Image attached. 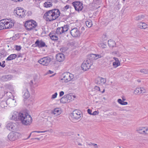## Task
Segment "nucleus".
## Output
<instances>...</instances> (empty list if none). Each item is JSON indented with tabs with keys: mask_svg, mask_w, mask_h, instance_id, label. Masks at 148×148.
Segmentation results:
<instances>
[{
	"mask_svg": "<svg viewBox=\"0 0 148 148\" xmlns=\"http://www.w3.org/2000/svg\"><path fill=\"white\" fill-rule=\"evenodd\" d=\"M12 118L15 121H21L23 124L26 125H30L32 121V117L27 112L23 113L15 112L12 115Z\"/></svg>",
	"mask_w": 148,
	"mask_h": 148,
	"instance_id": "obj_1",
	"label": "nucleus"
},
{
	"mask_svg": "<svg viewBox=\"0 0 148 148\" xmlns=\"http://www.w3.org/2000/svg\"><path fill=\"white\" fill-rule=\"evenodd\" d=\"M61 78L60 80V82L66 83L73 78L74 75L69 72H65L62 74Z\"/></svg>",
	"mask_w": 148,
	"mask_h": 148,
	"instance_id": "obj_2",
	"label": "nucleus"
},
{
	"mask_svg": "<svg viewBox=\"0 0 148 148\" xmlns=\"http://www.w3.org/2000/svg\"><path fill=\"white\" fill-rule=\"evenodd\" d=\"M24 26L27 30L31 31L37 26L36 22L33 20H28L24 24Z\"/></svg>",
	"mask_w": 148,
	"mask_h": 148,
	"instance_id": "obj_3",
	"label": "nucleus"
},
{
	"mask_svg": "<svg viewBox=\"0 0 148 148\" xmlns=\"http://www.w3.org/2000/svg\"><path fill=\"white\" fill-rule=\"evenodd\" d=\"M26 12V10H24L23 8H21L17 7L16 10H14V13L16 14V16L23 18L25 16Z\"/></svg>",
	"mask_w": 148,
	"mask_h": 148,
	"instance_id": "obj_4",
	"label": "nucleus"
},
{
	"mask_svg": "<svg viewBox=\"0 0 148 148\" xmlns=\"http://www.w3.org/2000/svg\"><path fill=\"white\" fill-rule=\"evenodd\" d=\"M44 17L46 18V20L48 21H52L55 20L53 13L51 10L47 11L43 15Z\"/></svg>",
	"mask_w": 148,
	"mask_h": 148,
	"instance_id": "obj_5",
	"label": "nucleus"
},
{
	"mask_svg": "<svg viewBox=\"0 0 148 148\" xmlns=\"http://www.w3.org/2000/svg\"><path fill=\"white\" fill-rule=\"evenodd\" d=\"M72 4L75 10L78 12L82 10L83 8V3L80 1H74L72 3Z\"/></svg>",
	"mask_w": 148,
	"mask_h": 148,
	"instance_id": "obj_6",
	"label": "nucleus"
},
{
	"mask_svg": "<svg viewBox=\"0 0 148 148\" xmlns=\"http://www.w3.org/2000/svg\"><path fill=\"white\" fill-rule=\"evenodd\" d=\"M51 61V58L49 57H44L41 58L38 62L44 66H48Z\"/></svg>",
	"mask_w": 148,
	"mask_h": 148,
	"instance_id": "obj_7",
	"label": "nucleus"
},
{
	"mask_svg": "<svg viewBox=\"0 0 148 148\" xmlns=\"http://www.w3.org/2000/svg\"><path fill=\"white\" fill-rule=\"evenodd\" d=\"M81 112L77 110H74L71 114V116L74 119L77 120L81 116Z\"/></svg>",
	"mask_w": 148,
	"mask_h": 148,
	"instance_id": "obj_8",
	"label": "nucleus"
},
{
	"mask_svg": "<svg viewBox=\"0 0 148 148\" xmlns=\"http://www.w3.org/2000/svg\"><path fill=\"white\" fill-rule=\"evenodd\" d=\"M34 45L35 47L39 48L43 47H47V46L42 40H37L35 42Z\"/></svg>",
	"mask_w": 148,
	"mask_h": 148,
	"instance_id": "obj_9",
	"label": "nucleus"
},
{
	"mask_svg": "<svg viewBox=\"0 0 148 148\" xmlns=\"http://www.w3.org/2000/svg\"><path fill=\"white\" fill-rule=\"evenodd\" d=\"M70 33L71 36L73 37L79 36L80 34L79 31L76 28L72 29L70 31Z\"/></svg>",
	"mask_w": 148,
	"mask_h": 148,
	"instance_id": "obj_10",
	"label": "nucleus"
},
{
	"mask_svg": "<svg viewBox=\"0 0 148 148\" xmlns=\"http://www.w3.org/2000/svg\"><path fill=\"white\" fill-rule=\"evenodd\" d=\"M16 125L15 123H10L7 124L6 128L9 130L14 132L16 130Z\"/></svg>",
	"mask_w": 148,
	"mask_h": 148,
	"instance_id": "obj_11",
	"label": "nucleus"
},
{
	"mask_svg": "<svg viewBox=\"0 0 148 148\" xmlns=\"http://www.w3.org/2000/svg\"><path fill=\"white\" fill-rule=\"evenodd\" d=\"M62 112V111L60 108H57L51 110L50 112L51 114H53L55 116H57L60 114Z\"/></svg>",
	"mask_w": 148,
	"mask_h": 148,
	"instance_id": "obj_12",
	"label": "nucleus"
},
{
	"mask_svg": "<svg viewBox=\"0 0 148 148\" xmlns=\"http://www.w3.org/2000/svg\"><path fill=\"white\" fill-rule=\"evenodd\" d=\"M53 13L54 20L57 19L60 15V12L59 10L57 8H54L51 10Z\"/></svg>",
	"mask_w": 148,
	"mask_h": 148,
	"instance_id": "obj_13",
	"label": "nucleus"
},
{
	"mask_svg": "<svg viewBox=\"0 0 148 148\" xmlns=\"http://www.w3.org/2000/svg\"><path fill=\"white\" fill-rule=\"evenodd\" d=\"M56 59L57 61L59 62H62L65 59V56L62 53H59L56 55Z\"/></svg>",
	"mask_w": 148,
	"mask_h": 148,
	"instance_id": "obj_14",
	"label": "nucleus"
},
{
	"mask_svg": "<svg viewBox=\"0 0 148 148\" xmlns=\"http://www.w3.org/2000/svg\"><path fill=\"white\" fill-rule=\"evenodd\" d=\"M13 77L12 75H9L2 76L1 78V81L5 82L10 80Z\"/></svg>",
	"mask_w": 148,
	"mask_h": 148,
	"instance_id": "obj_15",
	"label": "nucleus"
},
{
	"mask_svg": "<svg viewBox=\"0 0 148 148\" xmlns=\"http://www.w3.org/2000/svg\"><path fill=\"white\" fill-rule=\"evenodd\" d=\"M91 65V64H87L83 62L81 66V68L82 70L84 71H86L90 68Z\"/></svg>",
	"mask_w": 148,
	"mask_h": 148,
	"instance_id": "obj_16",
	"label": "nucleus"
},
{
	"mask_svg": "<svg viewBox=\"0 0 148 148\" xmlns=\"http://www.w3.org/2000/svg\"><path fill=\"white\" fill-rule=\"evenodd\" d=\"M56 32L54 31L51 32L49 34V36L51 39L53 40H57L58 39V38L56 35Z\"/></svg>",
	"mask_w": 148,
	"mask_h": 148,
	"instance_id": "obj_17",
	"label": "nucleus"
},
{
	"mask_svg": "<svg viewBox=\"0 0 148 148\" xmlns=\"http://www.w3.org/2000/svg\"><path fill=\"white\" fill-rule=\"evenodd\" d=\"M138 27L141 29H145L148 27V25L145 23H140L138 25Z\"/></svg>",
	"mask_w": 148,
	"mask_h": 148,
	"instance_id": "obj_18",
	"label": "nucleus"
},
{
	"mask_svg": "<svg viewBox=\"0 0 148 148\" xmlns=\"http://www.w3.org/2000/svg\"><path fill=\"white\" fill-rule=\"evenodd\" d=\"M17 57V55L13 54L10 55L6 59V61H10L15 59Z\"/></svg>",
	"mask_w": 148,
	"mask_h": 148,
	"instance_id": "obj_19",
	"label": "nucleus"
},
{
	"mask_svg": "<svg viewBox=\"0 0 148 148\" xmlns=\"http://www.w3.org/2000/svg\"><path fill=\"white\" fill-rule=\"evenodd\" d=\"M103 56V55L98 54H91L90 57H94L95 60H97L99 58H101Z\"/></svg>",
	"mask_w": 148,
	"mask_h": 148,
	"instance_id": "obj_20",
	"label": "nucleus"
},
{
	"mask_svg": "<svg viewBox=\"0 0 148 148\" xmlns=\"http://www.w3.org/2000/svg\"><path fill=\"white\" fill-rule=\"evenodd\" d=\"M108 44L109 47H115L116 43L113 40H109L108 41Z\"/></svg>",
	"mask_w": 148,
	"mask_h": 148,
	"instance_id": "obj_21",
	"label": "nucleus"
},
{
	"mask_svg": "<svg viewBox=\"0 0 148 148\" xmlns=\"http://www.w3.org/2000/svg\"><path fill=\"white\" fill-rule=\"evenodd\" d=\"M24 94L23 95V97L25 99H27L30 96V94L28 90L27 89L24 90Z\"/></svg>",
	"mask_w": 148,
	"mask_h": 148,
	"instance_id": "obj_22",
	"label": "nucleus"
},
{
	"mask_svg": "<svg viewBox=\"0 0 148 148\" xmlns=\"http://www.w3.org/2000/svg\"><path fill=\"white\" fill-rule=\"evenodd\" d=\"M60 101L61 103H63L69 102V101L67 99L65 95L60 99Z\"/></svg>",
	"mask_w": 148,
	"mask_h": 148,
	"instance_id": "obj_23",
	"label": "nucleus"
},
{
	"mask_svg": "<svg viewBox=\"0 0 148 148\" xmlns=\"http://www.w3.org/2000/svg\"><path fill=\"white\" fill-rule=\"evenodd\" d=\"M98 79H99V80H100V83H99V85H102L105 84L106 82V78L99 77Z\"/></svg>",
	"mask_w": 148,
	"mask_h": 148,
	"instance_id": "obj_24",
	"label": "nucleus"
},
{
	"mask_svg": "<svg viewBox=\"0 0 148 148\" xmlns=\"http://www.w3.org/2000/svg\"><path fill=\"white\" fill-rule=\"evenodd\" d=\"M85 23L86 25L88 27H90L92 25V21L90 20H89L86 21Z\"/></svg>",
	"mask_w": 148,
	"mask_h": 148,
	"instance_id": "obj_25",
	"label": "nucleus"
},
{
	"mask_svg": "<svg viewBox=\"0 0 148 148\" xmlns=\"http://www.w3.org/2000/svg\"><path fill=\"white\" fill-rule=\"evenodd\" d=\"M69 26L68 25H64L62 27H61V28H62V32H66L68 30L69 28Z\"/></svg>",
	"mask_w": 148,
	"mask_h": 148,
	"instance_id": "obj_26",
	"label": "nucleus"
},
{
	"mask_svg": "<svg viewBox=\"0 0 148 148\" xmlns=\"http://www.w3.org/2000/svg\"><path fill=\"white\" fill-rule=\"evenodd\" d=\"M62 28L61 27H58L57 28L56 32V34H61L62 33H64L63 32H62Z\"/></svg>",
	"mask_w": 148,
	"mask_h": 148,
	"instance_id": "obj_27",
	"label": "nucleus"
},
{
	"mask_svg": "<svg viewBox=\"0 0 148 148\" xmlns=\"http://www.w3.org/2000/svg\"><path fill=\"white\" fill-rule=\"evenodd\" d=\"M52 6V3L50 2H45L44 3V6L45 8L50 7Z\"/></svg>",
	"mask_w": 148,
	"mask_h": 148,
	"instance_id": "obj_28",
	"label": "nucleus"
},
{
	"mask_svg": "<svg viewBox=\"0 0 148 148\" xmlns=\"http://www.w3.org/2000/svg\"><path fill=\"white\" fill-rule=\"evenodd\" d=\"M117 101L121 105H126L128 104L127 102L124 101H122L121 99H118Z\"/></svg>",
	"mask_w": 148,
	"mask_h": 148,
	"instance_id": "obj_29",
	"label": "nucleus"
},
{
	"mask_svg": "<svg viewBox=\"0 0 148 148\" xmlns=\"http://www.w3.org/2000/svg\"><path fill=\"white\" fill-rule=\"evenodd\" d=\"M145 17V16L144 15H138L135 18V20L138 21L144 19Z\"/></svg>",
	"mask_w": 148,
	"mask_h": 148,
	"instance_id": "obj_30",
	"label": "nucleus"
},
{
	"mask_svg": "<svg viewBox=\"0 0 148 148\" xmlns=\"http://www.w3.org/2000/svg\"><path fill=\"white\" fill-rule=\"evenodd\" d=\"M7 52L5 50H1L0 53V56H2L3 57H5L7 55Z\"/></svg>",
	"mask_w": 148,
	"mask_h": 148,
	"instance_id": "obj_31",
	"label": "nucleus"
},
{
	"mask_svg": "<svg viewBox=\"0 0 148 148\" xmlns=\"http://www.w3.org/2000/svg\"><path fill=\"white\" fill-rule=\"evenodd\" d=\"M141 90V87L136 88L134 90V93L135 95L140 94V91Z\"/></svg>",
	"mask_w": 148,
	"mask_h": 148,
	"instance_id": "obj_32",
	"label": "nucleus"
},
{
	"mask_svg": "<svg viewBox=\"0 0 148 148\" xmlns=\"http://www.w3.org/2000/svg\"><path fill=\"white\" fill-rule=\"evenodd\" d=\"M2 20L0 21V30L5 29V22H2Z\"/></svg>",
	"mask_w": 148,
	"mask_h": 148,
	"instance_id": "obj_33",
	"label": "nucleus"
},
{
	"mask_svg": "<svg viewBox=\"0 0 148 148\" xmlns=\"http://www.w3.org/2000/svg\"><path fill=\"white\" fill-rule=\"evenodd\" d=\"M145 127H140L137 130L138 133L143 134L145 132Z\"/></svg>",
	"mask_w": 148,
	"mask_h": 148,
	"instance_id": "obj_34",
	"label": "nucleus"
},
{
	"mask_svg": "<svg viewBox=\"0 0 148 148\" xmlns=\"http://www.w3.org/2000/svg\"><path fill=\"white\" fill-rule=\"evenodd\" d=\"M14 136V135L12 133H10L8 136V138L10 140H13L14 139L13 137Z\"/></svg>",
	"mask_w": 148,
	"mask_h": 148,
	"instance_id": "obj_35",
	"label": "nucleus"
},
{
	"mask_svg": "<svg viewBox=\"0 0 148 148\" xmlns=\"http://www.w3.org/2000/svg\"><path fill=\"white\" fill-rule=\"evenodd\" d=\"M14 26V24L12 22L11 23H9V24L8 25L6 26H5V29H8L12 28V27Z\"/></svg>",
	"mask_w": 148,
	"mask_h": 148,
	"instance_id": "obj_36",
	"label": "nucleus"
},
{
	"mask_svg": "<svg viewBox=\"0 0 148 148\" xmlns=\"http://www.w3.org/2000/svg\"><path fill=\"white\" fill-rule=\"evenodd\" d=\"M121 64L120 62H114L112 63L113 66L114 68H116Z\"/></svg>",
	"mask_w": 148,
	"mask_h": 148,
	"instance_id": "obj_37",
	"label": "nucleus"
},
{
	"mask_svg": "<svg viewBox=\"0 0 148 148\" xmlns=\"http://www.w3.org/2000/svg\"><path fill=\"white\" fill-rule=\"evenodd\" d=\"M60 18H63L64 20H66L68 18V16L66 15H64L62 13H60Z\"/></svg>",
	"mask_w": 148,
	"mask_h": 148,
	"instance_id": "obj_38",
	"label": "nucleus"
},
{
	"mask_svg": "<svg viewBox=\"0 0 148 148\" xmlns=\"http://www.w3.org/2000/svg\"><path fill=\"white\" fill-rule=\"evenodd\" d=\"M4 87L6 89H8L9 90L11 89L12 88V86L11 84H5Z\"/></svg>",
	"mask_w": 148,
	"mask_h": 148,
	"instance_id": "obj_39",
	"label": "nucleus"
},
{
	"mask_svg": "<svg viewBox=\"0 0 148 148\" xmlns=\"http://www.w3.org/2000/svg\"><path fill=\"white\" fill-rule=\"evenodd\" d=\"M8 101V100L7 101ZM7 103V101L5 102V101H2L1 103V107L2 108H4L5 107V106L4 105L5 104H6Z\"/></svg>",
	"mask_w": 148,
	"mask_h": 148,
	"instance_id": "obj_40",
	"label": "nucleus"
},
{
	"mask_svg": "<svg viewBox=\"0 0 148 148\" xmlns=\"http://www.w3.org/2000/svg\"><path fill=\"white\" fill-rule=\"evenodd\" d=\"M15 50L18 51H20L21 48V47L20 45H15Z\"/></svg>",
	"mask_w": 148,
	"mask_h": 148,
	"instance_id": "obj_41",
	"label": "nucleus"
},
{
	"mask_svg": "<svg viewBox=\"0 0 148 148\" xmlns=\"http://www.w3.org/2000/svg\"><path fill=\"white\" fill-rule=\"evenodd\" d=\"M66 96V98L67 99H68L69 101V102H70L71 99V96L69 94H67L66 95H65Z\"/></svg>",
	"mask_w": 148,
	"mask_h": 148,
	"instance_id": "obj_42",
	"label": "nucleus"
},
{
	"mask_svg": "<svg viewBox=\"0 0 148 148\" xmlns=\"http://www.w3.org/2000/svg\"><path fill=\"white\" fill-rule=\"evenodd\" d=\"M58 94L57 92H55L54 94L52 96L51 99H54L56 98Z\"/></svg>",
	"mask_w": 148,
	"mask_h": 148,
	"instance_id": "obj_43",
	"label": "nucleus"
},
{
	"mask_svg": "<svg viewBox=\"0 0 148 148\" xmlns=\"http://www.w3.org/2000/svg\"><path fill=\"white\" fill-rule=\"evenodd\" d=\"M91 61H90V59H87L86 61H84V62L86 63L87 64H91L90 63Z\"/></svg>",
	"mask_w": 148,
	"mask_h": 148,
	"instance_id": "obj_44",
	"label": "nucleus"
},
{
	"mask_svg": "<svg viewBox=\"0 0 148 148\" xmlns=\"http://www.w3.org/2000/svg\"><path fill=\"white\" fill-rule=\"evenodd\" d=\"M110 115H113L114 116H116L117 115V114L115 112H112L110 113Z\"/></svg>",
	"mask_w": 148,
	"mask_h": 148,
	"instance_id": "obj_45",
	"label": "nucleus"
},
{
	"mask_svg": "<svg viewBox=\"0 0 148 148\" xmlns=\"http://www.w3.org/2000/svg\"><path fill=\"white\" fill-rule=\"evenodd\" d=\"M99 114V112L97 111H95L92 113L91 115H97Z\"/></svg>",
	"mask_w": 148,
	"mask_h": 148,
	"instance_id": "obj_46",
	"label": "nucleus"
},
{
	"mask_svg": "<svg viewBox=\"0 0 148 148\" xmlns=\"http://www.w3.org/2000/svg\"><path fill=\"white\" fill-rule=\"evenodd\" d=\"M100 83V80H99V79H98V77L97 78V79L96 80H95V83L98 84L99 85V83Z\"/></svg>",
	"mask_w": 148,
	"mask_h": 148,
	"instance_id": "obj_47",
	"label": "nucleus"
},
{
	"mask_svg": "<svg viewBox=\"0 0 148 148\" xmlns=\"http://www.w3.org/2000/svg\"><path fill=\"white\" fill-rule=\"evenodd\" d=\"M46 131H34L32 132V133L33 132H37L38 133H42L45 132Z\"/></svg>",
	"mask_w": 148,
	"mask_h": 148,
	"instance_id": "obj_48",
	"label": "nucleus"
},
{
	"mask_svg": "<svg viewBox=\"0 0 148 148\" xmlns=\"http://www.w3.org/2000/svg\"><path fill=\"white\" fill-rule=\"evenodd\" d=\"M140 72L144 73H147L145 69H141L140 70Z\"/></svg>",
	"mask_w": 148,
	"mask_h": 148,
	"instance_id": "obj_49",
	"label": "nucleus"
},
{
	"mask_svg": "<svg viewBox=\"0 0 148 148\" xmlns=\"http://www.w3.org/2000/svg\"><path fill=\"white\" fill-rule=\"evenodd\" d=\"M71 7L69 5H66L64 7V9H65L66 11L67 9H68L69 8H71Z\"/></svg>",
	"mask_w": 148,
	"mask_h": 148,
	"instance_id": "obj_50",
	"label": "nucleus"
},
{
	"mask_svg": "<svg viewBox=\"0 0 148 148\" xmlns=\"http://www.w3.org/2000/svg\"><path fill=\"white\" fill-rule=\"evenodd\" d=\"M11 73L16 74L17 73V71L14 69H12L11 70Z\"/></svg>",
	"mask_w": 148,
	"mask_h": 148,
	"instance_id": "obj_51",
	"label": "nucleus"
},
{
	"mask_svg": "<svg viewBox=\"0 0 148 148\" xmlns=\"http://www.w3.org/2000/svg\"><path fill=\"white\" fill-rule=\"evenodd\" d=\"M141 91H140V93H144L145 92V90L143 87H142V88L141 87Z\"/></svg>",
	"mask_w": 148,
	"mask_h": 148,
	"instance_id": "obj_52",
	"label": "nucleus"
},
{
	"mask_svg": "<svg viewBox=\"0 0 148 148\" xmlns=\"http://www.w3.org/2000/svg\"><path fill=\"white\" fill-rule=\"evenodd\" d=\"M95 89L99 91H100V88L99 87V86H95Z\"/></svg>",
	"mask_w": 148,
	"mask_h": 148,
	"instance_id": "obj_53",
	"label": "nucleus"
},
{
	"mask_svg": "<svg viewBox=\"0 0 148 148\" xmlns=\"http://www.w3.org/2000/svg\"><path fill=\"white\" fill-rule=\"evenodd\" d=\"M113 59L115 60V61L114 62H120L118 58H116V57H114Z\"/></svg>",
	"mask_w": 148,
	"mask_h": 148,
	"instance_id": "obj_54",
	"label": "nucleus"
},
{
	"mask_svg": "<svg viewBox=\"0 0 148 148\" xmlns=\"http://www.w3.org/2000/svg\"><path fill=\"white\" fill-rule=\"evenodd\" d=\"M64 94V92L63 91H61L59 93V96L60 97H62Z\"/></svg>",
	"mask_w": 148,
	"mask_h": 148,
	"instance_id": "obj_55",
	"label": "nucleus"
},
{
	"mask_svg": "<svg viewBox=\"0 0 148 148\" xmlns=\"http://www.w3.org/2000/svg\"><path fill=\"white\" fill-rule=\"evenodd\" d=\"M145 132L143 134H148V128L145 129Z\"/></svg>",
	"mask_w": 148,
	"mask_h": 148,
	"instance_id": "obj_56",
	"label": "nucleus"
},
{
	"mask_svg": "<svg viewBox=\"0 0 148 148\" xmlns=\"http://www.w3.org/2000/svg\"><path fill=\"white\" fill-rule=\"evenodd\" d=\"M14 36L16 37V38H17V39H18L20 37V36H19V34H15L14 35Z\"/></svg>",
	"mask_w": 148,
	"mask_h": 148,
	"instance_id": "obj_57",
	"label": "nucleus"
},
{
	"mask_svg": "<svg viewBox=\"0 0 148 148\" xmlns=\"http://www.w3.org/2000/svg\"><path fill=\"white\" fill-rule=\"evenodd\" d=\"M92 110L90 109H88L87 110V112L88 113L90 114L91 115L92 114Z\"/></svg>",
	"mask_w": 148,
	"mask_h": 148,
	"instance_id": "obj_58",
	"label": "nucleus"
},
{
	"mask_svg": "<svg viewBox=\"0 0 148 148\" xmlns=\"http://www.w3.org/2000/svg\"><path fill=\"white\" fill-rule=\"evenodd\" d=\"M5 63V61H3L2 62V64H1V67H2L3 68L5 66V64H4Z\"/></svg>",
	"mask_w": 148,
	"mask_h": 148,
	"instance_id": "obj_59",
	"label": "nucleus"
},
{
	"mask_svg": "<svg viewBox=\"0 0 148 148\" xmlns=\"http://www.w3.org/2000/svg\"><path fill=\"white\" fill-rule=\"evenodd\" d=\"M92 145L94 146V147L96 148L98 147V146L97 144L93 143L92 144Z\"/></svg>",
	"mask_w": 148,
	"mask_h": 148,
	"instance_id": "obj_60",
	"label": "nucleus"
},
{
	"mask_svg": "<svg viewBox=\"0 0 148 148\" xmlns=\"http://www.w3.org/2000/svg\"><path fill=\"white\" fill-rule=\"evenodd\" d=\"M46 32L45 31H43L42 33H41V34L43 35V36H45V35L46 34Z\"/></svg>",
	"mask_w": 148,
	"mask_h": 148,
	"instance_id": "obj_61",
	"label": "nucleus"
},
{
	"mask_svg": "<svg viewBox=\"0 0 148 148\" xmlns=\"http://www.w3.org/2000/svg\"><path fill=\"white\" fill-rule=\"evenodd\" d=\"M53 73V71H52L50 70H49L47 72V73L49 74H52Z\"/></svg>",
	"mask_w": 148,
	"mask_h": 148,
	"instance_id": "obj_62",
	"label": "nucleus"
},
{
	"mask_svg": "<svg viewBox=\"0 0 148 148\" xmlns=\"http://www.w3.org/2000/svg\"><path fill=\"white\" fill-rule=\"evenodd\" d=\"M65 49V47H62V48L60 49V50L63 52L65 51L66 50V49Z\"/></svg>",
	"mask_w": 148,
	"mask_h": 148,
	"instance_id": "obj_63",
	"label": "nucleus"
},
{
	"mask_svg": "<svg viewBox=\"0 0 148 148\" xmlns=\"http://www.w3.org/2000/svg\"><path fill=\"white\" fill-rule=\"evenodd\" d=\"M18 58H19L20 57H22V54L21 53H19L18 55L17 56Z\"/></svg>",
	"mask_w": 148,
	"mask_h": 148,
	"instance_id": "obj_64",
	"label": "nucleus"
}]
</instances>
